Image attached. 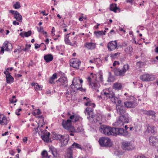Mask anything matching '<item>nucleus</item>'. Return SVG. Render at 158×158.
<instances>
[{"label":"nucleus","instance_id":"54","mask_svg":"<svg viewBox=\"0 0 158 158\" xmlns=\"http://www.w3.org/2000/svg\"><path fill=\"white\" fill-rule=\"evenodd\" d=\"M13 25H19V22H17L15 21H14L13 22Z\"/></svg>","mask_w":158,"mask_h":158},{"label":"nucleus","instance_id":"39","mask_svg":"<svg viewBox=\"0 0 158 158\" xmlns=\"http://www.w3.org/2000/svg\"><path fill=\"white\" fill-rule=\"evenodd\" d=\"M37 29L38 32L42 33L44 34H47V32L44 31L43 27H40V28L37 27Z\"/></svg>","mask_w":158,"mask_h":158},{"label":"nucleus","instance_id":"64","mask_svg":"<svg viewBox=\"0 0 158 158\" xmlns=\"http://www.w3.org/2000/svg\"><path fill=\"white\" fill-rule=\"evenodd\" d=\"M155 51L157 53H158V47L156 48L155 49Z\"/></svg>","mask_w":158,"mask_h":158},{"label":"nucleus","instance_id":"12","mask_svg":"<svg viewBox=\"0 0 158 158\" xmlns=\"http://www.w3.org/2000/svg\"><path fill=\"white\" fill-rule=\"evenodd\" d=\"M55 139L57 140H59L63 146L66 145L67 144L68 141V138L59 134L56 135Z\"/></svg>","mask_w":158,"mask_h":158},{"label":"nucleus","instance_id":"26","mask_svg":"<svg viewBox=\"0 0 158 158\" xmlns=\"http://www.w3.org/2000/svg\"><path fill=\"white\" fill-rule=\"evenodd\" d=\"M89 98L86 97H84L83 98L84 100H86V101H87V102L85 103V105L86 106H92V107H95V105L94 103H92L90 102L89 101Z\"/></svg>","mask_w":158,"mask_h":158},{"label":"nucleus","instance_id":"24","mask_svg":"<svg viewBox=\"0 0 158 158\" xmlns=\"http://www.w3.org/2000/svg\"><path fill=\"white\" fill-rule=\"evenodd\" d=\"M87 107L86 109L85 114L89 115V117H87V118H89L90 117H91L92 118H93L92 115V112L93 110V107Z\"/></svg>","mask_w":158,"mask_h":158},{"label":"nucleus","instance_id":"16","mask_svg":"<svg viewBox=\"0 0 158 158\" xmlns=\"http://www.w3.org/2000/svg\"><path fill=\"white\" fill-rule=\"evenodd\" d=\"M9 12L14 15V18L17 21L20 22H22V16L18 11L10 10H9Z\"/></svg>","mask_w":158,"mask_h":158},{"label":"nucleus","instance_id":"35","mask_svg":"<svg viewBox=\"0 0 158 158\" xmlns=\"http://www.w3.org/2000/svg\"><path fill=\"white\" fill-rule=\"evenodd\" d=\"M51 150L50 151H49V152L52 153L54 156H56L57 155L56 149L54 148H51Z\"/></svg>","mask_w":158,"mask_h":158},{"label":"nucleus","instance_id":"18","mask_svg":"<svg viewBox=\"0 0 158 158\" xmlns=\"http://www.w3.org/2000/svg\"><path fill=\"white\" fill-rule=\"evenodd\" d=\"M4 73L6 75V82L8 83H11L14 81V79L13 77L10 75V73L7 70L4 72Z\"/></svg>","mask_w":158,"mask_h":158},{"label":"nucleus","instance_id":"56","mask_svg":"<svg viewBox=\"0 0 158 158\" xmlns=\"http://www.w3.org/2000/svg\"><path fill=\"white\" fill-rule=\"evenodd\" d=\"M112 33H115L114 32V30H113V29H112V30H111L110 31V32L109 33V34H108L109 35V36H110V35H111V34Z\"/></svg>","mask_w":158,"mask_h":158},{"label":"nucleus","instance_id":"34","mask_svg":"<svg viewBox=\"0 0 158 158\" xmlns=\"http://www.w3.org/2000/svg\"><path fill=\"white\" fill-rule=\"evenodd\" d=\"M31 31H28L27 32L24 33H21L20 34V35L22 37L25 36L26 37H28L31 35Z\"/></svg>","mask_w":158,"mask_h":158},{"label":"nucleus","instance_id":"31","mask_svg":"<svg viewBox=\"0 0 158 158\" xmlns=\"http://www.w3.org/2000/svg\"><path fill=\"white\" fill-rule=\"evenodd\" d=\"M122 85L121 83L116 82L113 85V88L115 89L120 90L122 88Z\"/></svg>","mask_w":158,"mask_h":158},{"label":"nucleus","instance_id":"33","mask_svg":"<svg viewBox=\"0 0 158 158\" xmlns=\"http://www.w3.org/2000/svg\"><path fill=\"white\" fill-rule=\"evenodd\" d=\"M106 32V31H95L94 32V34L97 37H98L102 35H105Z\"/></svg>","mask_w":158,"mask_h":158},{"label":"nucleus","instance_id":"60","mask_svg":"<svg viewBox=\"0 0 158 158\" xmlns=\"http://www.w3.org/2000/svg\"><path fill=\"white\" fill-rule=\"evenodd\" d=\"M41 13L43 14L44 15H47L48 14V13H46L45 12V11H42Z\"/></svg>","mask_w":158,"mask_h":158},{"label":"nucleus","instance_id":"48","mask_svg":"<svg viewBox=\"0 0 158 158\" xmlns=\"http://www.w3.org/2000/svg\"><path fill=\"white\" fill-rule=\"evenodd\" d=\"M10 101L11 103L16 102L17 101L15 98V96H13L12 98L10 99Z\"/></svg>","mask_w":158,"mask_h":158},{"label":"nucleus","instance_id":"21","mask_svg":"<svg viewBox=\"0 0 158 158\" xmlns=\"http://www.w3.org/2000/svg\"><path fill=\"white\" fill-rule=\"evenodd\" d=\"M137 105L136 103L134 102H124V105L127 108H133Z\"/></svg>","mask_w":158,"mask_h":158},{"label":"nucleus","instance_id":"17","mask_svg":"<svg viewBox=\"0 0 158 158\" xmlns=\"http://www.w3.org/2000/svg\"><path fill=\"white\" fill-rule=\"evenodd\" d=\"M149 142L150 145L158 147V140L154 136H151L149 138Z\"/></svg>","mask_w":158,"mask_h":158},{"label":"nucleus","instance_id":"13","mask_svg":"<svg viewBox=\"0 0 158 158\" xmlns=\"http://www.w3.org/2000/svg\"><path fill=\"white\" fill-rule=\"evenodd\" d=\"M107 48L109 51L111 52L118 48L116 41H112L109 42L107 45Z\"/></svg>","mask_w":158,"mask_h":158},{"label":"nucleus","instance_id":"41","mask_svg":"<svg viewBox=\"0 0 158 158\" xmlns=\"http://www.w3.org/2000/svg\"><path fill=\"white\" fill-rule=\"evenodd\" d=\"M41 113L40 110L38 109L37 110H35L33 112L32 114L34 116H36V115H39Z\"/></svg>","mask_w":158,"mask_h":158},{"label":"nucleus","instance_id":"29","mask_svg":"<svg viewBox=\"0 0 158 158\" xmlns=\"http://www.w3.org/2000/svg\"><path fill=\"white\" fill-rule=\"evenodd\" d=\"M122 116L123 117V120L125 123H128L130 120H131L130 117L127 113L125 114L124 115Z\"/></svg>","mask_w":158,"mask_h":158},{"label":"nucleus","instance_id":"38","mask_svg":"<svg viewBox=\"0 0 158 158\" xmlns=\"http://www.w3.org/2000/svg\"><path fill=\"white\" fill-rule=\"evenodd\" d=\"M70 34H68L65 37L64 41L65 43L68 44L70 45H71V42H70V40H69V36H68Z\"/></svg>","mask_w":158,"mask_h":158},{"label":"nucleus","instance_id":"51","mask_svg":"<svg viewBox=\"0 0 158 158\" xmlns=\"http://www.w3.org/2000/svg\"><path fill=\"white\" fill-rule=\"evenodd\" d=\"M136 158H147L144 156L142 155H139Z\"/></svg>","mask_w":158,"mask_h":158},{"label":"nucleus","instance_id":"20","mask_svg":"<svg viewBox=\"0 0 158 158\" xmlns=\"http://www.w3.org/2000/svg\"><path fill=\"white\" fill-rule=\"evenodd\" d=\"M116 108L117 113L119 114H123L125 112V109L121 105V103L118 105L116 104Z\"/></svg>","mask_w":158,"mask_h":158},{"label":"nucleus","instance_id":"25","mask_svg":"<svg viewBox=\"0 0 158 158\" xmlns=\"http://www.w3.org/2000/svg\"><path fill=\"white\" fill-rule=\"evenodd\" d=\"M50 134L49 132H46V133L41 136L42 139L45 142H48L49 141V138Z\"/></svg>","mask_w":158,"mask_h":158},{"label":"nucleus","instance_id":"6","mask_svg":"<svg viewBox=\"0 0 158 158\" xmlns=\"http://www.w3.org/2000/svg\"><path fill=\"white\" fill-rule=\"evenodd\" d=\"M98 142L100 145L102 147H110L112 145V143L110 139L108 137H101L99 138Z\"/></svg>","mask_w":158,"mask_h":158},{"label":"nucleus","instance_id":"1","mask_svg":"<svg viewBox=\"0 0 158 158\" xmlns=\"http://www.w3.org/2000/svg\"><path fill=\"white\" fill-rule=\"evenodd\" d=\"M99 130L101 133L106 135H118L126 137L129 136L128 131L122 128H112L105 125H102L100 127Z\"/></svg>","mask_w":158,"mask_h":158},{"label":"nucleus","instance_id":"11","mask_svg":"<svg viewBox=\"0 0 158 158\" xmlns=\"http://www.w3.org/2000/svg\"><path fill=\"white\" fill-rule=\"evenodd\" d=\"M155 76L152 74H145L140 76V79L143 81H153Z\"/></svg>","mask_w":158,"mask_h":158},{"label":"nucleus","instance_id":"53","mask_svg":"<svg viewBox=\"0 0 158 158\" xmlns=\"http://www.w3.org/2000/svg\"><path fill=\"white\" fill-rule=\"evenodd\" d=\"M49 83L51 84L54 83V80L50 78L49 80Z\"/></svg>","mask_w":158,"mask_h":158},{"label":"nucleus","instance_id":"23","mask_svg":"<svg viewBox=\"0 0 158 158\" xmlns=\"http://www.w3.org/2000/svg\"><path fill=\"white\" fill-rule=\"evenodd\" d=\"M58 81L60 82L63 85L66 86L67 85L68 81L66 77H60Z\"/></svg>","mask_w":158,"mask_h":158},{"label":"nucleus","instance_id":"10","mask_svg":"<svg viewBox=\"0 0 158 158\" xmlns=\"http://www.w3.org/2000/svg\"><path fill=\"white\" fill-rule=\"evenodd\" d=\"M12 48V44L8 41H5L3 44L2 46L1 47L0 53L2 54L4 51H8Z\"/></svg>","mask_w":158,"mask_h":158},{"label":"nucleus","instance_id":"5","mask_svg":"<svg viewBox=\"0 0 158 158\" xmlns=\"http://www.w3.org/2000/svg\"><path fill=\"white\" fill-rule=\"evenodd\" d=\"M114 95V93L110 89H106L103 90L101 92V95L99 97L103 99L106 100L108 99H110Z\"/></svg>","mask_w":158,"mask_h":158},{"label":"nucleus","instance_id":"28","mask_svg":"<svg viewBox=\"0 0 158 158\" xmlns=\"http://www.w3.org/2000/svg\"><path fill=\"white\" fill-rule=\"evenodd\" d=\"M110 100L114 103H117V105L120 104L121 103V101L120 100H119L118 98L117 97H115L114 95Z\"/></svg>","mask_w":158,"mask_h":158},{"label":"nucleus","instance_id":"45","mask_svg":"<svg viewBox=\"0 0 158 158\" xmlns=\"http://www.w3.org/2000/svg\"><path fill=\"white\" fill-rule=\"evenodd\" d=\"M77 38L76 37H73L72 39V42H71V45L73 46L76 44Z\"/></svg>","mask_w":158,"mask_h":158},{"label":"nucleus","instance_id":"36","mask_svg":"<svg viewBox=\"0 0 158 158\" xmlns=\"http://www.w3.org/2000/svg\"><path fill=\"white\" fill-rule=\"evenodd\" d=\"M42 158H49L50 156H48L47 152L46 151H44L41 153Z\"/></svg>","mask_w":158,"mask_h":158},{"label":"nucleus","instance_id":"30","mask_svg":"<svg viewBox=\"0 0 158 158\" xmlns=\"http://www.w3.org/2000/svg\"><path fill=\"white\" fill-rule=\"evenodd\" d=\"M143 113L145 114L150 115L152 117L155 116V112L152 110H144Z\"/></svg>","mask_w":158,"mask_h":158},{"label":"nucleus","instance_id":"63","mask_svg":"<svg viewBox=\"0 0 158 158\" xmlns=\"http://www.w3.org/2000/svg\"><path fill=\"white\" fill-rule=\"evenodd\" d=\"M96 122H98L99 123H101L99 122V119H98V118H99V117H96Z\"/></svg>","mask_w":158,"mask_h":158},{"label":"nucleus","instance_id":"3","mask_svg":"<svg viewBox=\"0 0 158 158\" xmlns=\"http://www.w3.org/2000/svg\"><path fill=\"white\" fill-rule=\"evenodd\" d=\"M83 82V81L82 79H80L78 77H75L73 80L71 87L74 90H79L82 92H85L86 89L82 88V85L81 84Z\"/></svg>","mask_w":158,"mask_h":158},{"label":"nucleus","instance_id":"9","mask_svg":"<svg viewBox=\"0 0 158 158\" xmlns=\"http://www.w3.org/2000/svg\"><path fill=\"white\" fill-rule=\"evenodd\" d=\"M122 148L124 150L129 151L134 149L135 147L132 142L125 141L122 143Z\"/></svg>","mask_w":158,"mask_h":158},{"label":"nucleus","instance_id":"50","mask_svg":"<svg viewBox=\"0 0 158 158\" xmlns=\"http://www.w3.org/2000/svg\"><path fill=\"white\" fill-rule=\"evenodd\" d=\"M57 75L56 73H54L52 76L50 77L52 79L54 80L56 79L57 78Z\"/></svg>","mask_w":158,"mask_h":158},{"label":"nucleus","instance_id":"8","mask_svg":"<svg viewBox=\"0 0 158 158\" xmlns=\"http://www.w3.org/2000/svg\"><path fill=\"white\" fill-rule=\"evenodd\" d=\"M74 148L81 149L80 145L78 143H74L71 146L67 149V152L65 156V158H73V152L72 149Z\"/></svg>","mask_w":158,"mask_h":158},{"label":"nucleus","instance_id":"32","mask_svg":"<svg viewBox=\"0 0 158 158\" xmlns=\"http://www.w3.org/2000/svg\"><path fill=\"white\" fill-rule=\"evenodd\" d=\"M118 8L117 7V4H112L110 6V10L113 11L116 13V10L118 9Z\"/></svg>","mask_w":158,"mask_h":158},{"label":"nucleus","instance_id":"62","mask_svg":"<svg viewBox=\"0 0 158 158\" xmlns=\"http://www.w3.org/2000/svg\"><path fill=\"white\" fill-rule=\"evenodd\" d=\"M70 119L71 120H73V119H74V115H73L70 117Z\"/></svg>","mask_w":158,"mask_h":158},{"label":"nucleus","instance_id":"22","mask_svg":"<svg viewBox=\"0 0 158 158\" xmlns=\"http://www.w3.org/2000/svg\"><path fill=\"white\" fill-rule=\"evenodd\" d=\"M8 121L5 116L3 114H0V124L2 125H6L8 123Z\"/></svg>","mask_w":158,"mask_h":158},{"label":"nucleus","instance_id":"47","mask_svg":"<svg viewBox=\"0 0 158 158\" xmlns=\"http://www.w3.org/2000/svg\"><path fill=\"white\" fill-rule=\"evenodd\" d=\"M151 125L149 124H146V131L148 133H150V130L151 129Z\"/></svg>","mask_w":158,"mask_h":158},{"label":"nucleus","instance_id":"40","mask_svg":"<svg viewBox=\"0 0 158 158\" xmlns=\"http://www.w3.org/2000/svg\"><path fill=\"white\" fill-rule=\"evenodd\" d=\"M126 51L127 53H128L129 54H131V53L133 51V48H132L131 46H130L127 48L126 49Z\"/></svg>","mask_w":158,"mask_h":158},{"label":"nucleus","instance_id":"2","mask_svg":"<svg viewBox=\"0 0 158 158\" xmlns=\"http://www.w3.org/2000/svg\"><path fill=\"white\" fill-rule=\"evenodd\" d=\"M92 78L90 77H88L87 78L89 85L92 88L98 92L99 91L98 89L100 86L99 82H102L103 81L102 73H97L92 76Z\"/></svg>","mask_w":158,"mask_h":158},{"label":"nucleus","instance_id":"59","mask_svg":"<svg viewBox=\"0 0 158 158\" xmlns=\"http://www.w3.org/2000/svg\"><path fill=\"white\" fill-rule=\"evenodd\" d=\"M40 45H39V44H36L35 45V49H37L38 48H39L40 47Z\"/></svg>","mask_w":158,"mask_h":158},{"label":"nucleus","instance_id":"14","mask_svg":"<svg viewBox=\"0 0 158 158\" xmlns=\"http://www.w3.org/2000/svg\"><path fill=\"white\" fill-rule=\"evenodd\" d=\"M70 66L73 68L78 69L81 62L78 59H72L70 60Z\"/></svg>","mask_w":158,"mask_h":158},{"label":"nucleus","instance_id":"42","mask_svg":"<svg viewBox=\"0 0 158 158\" xmlns=\"http://www.w3.org/2000/svg\"><path fill=\"white\" fill-rule=\"evenodd\" d=\"M120 54V53L118 52L114 54H110V56L111 58L115 59Z\"/></svg>","mask_w":158,"mask_h":158},{"label":"nucleus","instance_id":"37","mask_svg":"<svg viewBox=\"0 0 158 158\" xmlns=\"http://www.w3.org/2000/svg\"><path fill=\"white\" fill-rule=\"evenodd\" d=\"M32 85L34 86V88L36 90H41L42 89V87L39 85L37 83H34V84H32Z\"/></svg>","mask_w":158,"mask_h":158},{"label":"nucleus","instance_id":"15","mask_svg":"<svg viewBox=\"0 0 158 158\" xmlns=\"http://www.w3.org/2000/svg\"><path fill=\"white\" fill-rule=\"evenodd\" d=\"M123 117L122 116H119L116 122L114 123V125L116 127H122L124 125L125 123L123 120Z\"/></svg>","mask_w":158,"mask_h":158},{"label":"nucleus","instance_id":"19","mask_svg":"<svg viewBox=\"0 0 158 158\" xmlns=\"http://www.w3.org/2000/svg\"><path fill=\"white\" fill-rule=\"evenodd\" d=\"M84 46L88 50H93L96 47V44L92 42H86L84 44Z\"/></svg>","mask_w":158,"mask_h":158},{"label":"nucleus","instance_id":"58","mask_svg":"<svg viewBox=\"0 0 158 158\" xmlns=\"http://www.w3.org/2000/svg\"><path fill=\"white\" fill-rule=\"evenodd\" d=\"M46 93L47 94H49L51 93V92L49 89H48L46 90Z\"/></svg>","mask_w":158,"mask_h":158},{"label":"nucleus","instance_id":"52","mask_svg":"<svg viewBox=\"0 0 158 158\" xmlns=\"http://www.w3.org/2000/svg\"><path fill=\"white\" fill-rule=\"evenodd\" d=\"M66 92H65V94L66 95H69L70 93L71 92L70 91L71 90H69V91L68 90V89H66Z\"/></svg>","mask_w":158,"mask_h":158},{"label":"nucleus","instance_id":"61","mask_svg":"<svg viewBox=\"0 0 158 158\" xmlns=\"http://www.w3.org/2000/svg\"><path fill=\"white\" fill-rule=\"evenodd\" d=\"M22 75L20 74H15V76L17 77H19L22 76Z\"/></svg>","mask_w":158,"mask_h":158},{"label":"nucleus","instance_id":"49","mask_svg":"<svg viewBox=\"0 0 158 158\" xmlns=\"http://www.w3.org/2000/svg\"><path fill=\"white\" fill-rule=\"evenodd\" d=\"M80 117L79 116L77 115H74V121L73 120V122H75L78 121Z\"/></svg>","mask_w":158,"mask_h":158},{"label":"nucleus","instance_id":"43","mask_svg":"<svg viewBox=\"0 0 158 158\" xmlns=\"http://www.w3.org/2000/svg\"><path fill=\"white\" fill-rule=\"evenodd\" d=\"M96 60H97L99 61V62H101V60L99 58H94L93 60H90L89 61L90 63H94L96 62Z\"/></svg>","mask_w":158,"mask_h":158},{"label":"nucleus","instance_id":"4","mask_svg":"<svg viewBox=\"0 0 158 158\" xmlns=\"http://www.w3.org/2000/svg\"><path fill=\"white\" fill-rule=\"evenodd\" d=\"M129 66L127 64H124L123 67L121 69L115 68L114 69L113 71L114 74L117 76H124L126 72L128 70Z\"/></svg>","mask_w":158,"mask_h":158},{"label":"nucleus","instance_id":"55","mask_svg":"<svg viewBox=\"0 0 158 158\" xmlns=\"http://www.w3.org/2000/svg\"><path fill=\"white\" fill-rule=\"evenodd\" d=\"M27 138L26 137H25L23 139V142L24 143H27Z\"/></svg>","mask_w":158,"mask_h":158},{"label":"nucleus","instance_id":"57","mask_svg":"<svg viewBox=\"0 0 158 158\" xmlns=\"http://www.w3.org/2000/svg\"><path fill=\"white\" fill-rule=\"evenodd\" d=\"M8 133V132L7 131L5 132L4 133H3L2 134V136H4L5 135H7Z\"/></svg>","mask_w":158,"mask_h":158},{"label":"nucleus","instance_id":"27","mask_svg":"<svg viewBox=\"0 0 158 158\" xmlns=\"http://www.w3.org/2000/svg\"><path fill=\"white\" fill-rule=\"evenodd\" d=\"M44 59L46 62H49L52 60L53 56L51 54H47L44 56Z\"/></svg>","mask_w":158,"mask_h":158},{"label":"nucleus","instance_id":"7","mask_svg":"<svg viewBox=\"0 0 158 158\" xmlns=\"http://www.w3.org/2000/svg\"><path fill=\"white\" fill-rule=\"evenodd\" d=\"M71 121L70 119L65 120L62 119V125L65 129L70 132H73L75 131L74 127L71 125Z\"/></svg>","mask_w":158,"mask_h":158},{"label":"nucleus","instance_id":"44","mask_svg":"<svg viewBox=\"0 0 158 158\" xmlns=\"http://www.w3.org/2000/svg\"><path fill=\"white\" fill-rule=\"evenodd\" d=\"M13 7L15 9H18L20 7V3L18 2H17L16 3L13 5Z\"/></svg>","mask_w":158,"mask_h":158},{"label":"nucleus","instance_id":"46","mask_svg":"<svg viewBox=\"0 0 158 158\" xmlns=\"http://www.w3.org/2000/svg\"><path fill=\"white\" fill-rule=\"evenodd\" d=\"M151 129L150 130V133H152L155 134V133L156 132L155 127L154 126H153L152 125H151Z\"/></svg>","mask_w":158,"mask_h":158}]
</instances>
